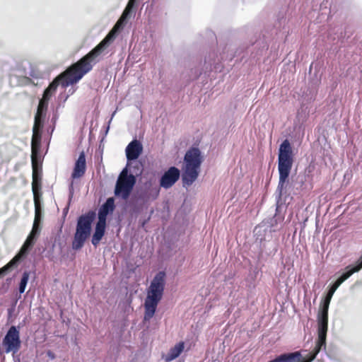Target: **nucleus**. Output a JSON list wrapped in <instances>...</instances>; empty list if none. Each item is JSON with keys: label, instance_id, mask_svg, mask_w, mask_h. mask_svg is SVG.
Masks as SVG:
<instances>
[{"label": "nucleus", "instance_id": "nucleus-25", "mask_svg": "<svg viewBox=\"0 0 362 362\" xmlns=\"http://www.w3.org/2000/svg\"><path fill=\"white\" fill-rule=\"evenodd\" d=\"M52 92H43L42 98L40 100V101L47 102L48 104V100L52 96Z\"/></svg>", "mask_w": 362, "mask_h": 362}, {"label": "nucleus", "instance_id": "nucleus-1", "mask_svg": "<svg viewBox=\"0 0 362 362\" xmlns=\"http://www.w3.org/2000/svg\"><path fill=\"white\" fill-rule=\"evenodd\" d=\"M115 34L110 33L95 48L82 57L78 62L58 75L43 90H56L58 87L65 88L78 82L93 65L98 62L100 55L113 40Z\"/></svg>", "mask_w": 362, "mask_h": 362}, {"label": "nucleus", "instance_id": "nucleus-21", "mask_svg": "<svg viewBox=\"0 0 362 362\" xmlns=\"http://www.w3.org/2000/svg\"><path fill=\"white\" fill-rule=\"evenodd\" d=\"M137 0H129L126 8H124L122 16L121 21H127L130 18L132 13V10L135 6Z\"/></svg>", "mask_w": 362, "mask_h": 362}, {"label": "nucleus", "instance_id": "nucleus-14", "mask_svg": "<svg viewBox=\"0 0 362 362\" xmlns=\"http://www.w3.org/2000/svg\"><path fill=\"white\" fill-rule=\"evenodd\" d=\"M143 151L141 143L137 140H132L126 147L125 153L127 161L136 160Z\"/></svg>", "mask_w": 362, "mask_h": 362}, {"label": "nucleus", "instance_id": "nucleus-22", "mask_svg": "<svg viewBox=\"0 0 362 362\" xmlns=\"http://www.w3.org/2000/svg\"><path fill=\"white\" fill-rule=\"evenodd\" d=\"M29 277L30 272L25 271L22 274V277L19 284L18 291L20 294H22L25 292Z\"/></svg>", "mask_w": 362, "mask_h": 362}, {"label": "nucleus", "instance_id": "nucleus-30", "mask_svg": "<svg viewBox=\"0 0 362 362\" xmlns=\"http://www.w3.org/2000/svg\"><path fill=\"white\" fill-rule=\"evenodd\" d=\"M115 113H116V111H115V112L112 114V115H111V117H110V120H109V122H108V125H107V127H106V129H105V134H107V132H108V131H109V129H110V124L111 121L112 120L113 117L115 116Z\"/></svg>", "mask_w": 362, "mask_h": 362}, {"label": "nucleus", "instance_id": "nucleus-20", "mask_svg": "<svg viewBox=\"0 0 362 362\" xmlns=\"http://www.w3.org/2000/svg\"><path fill=\"white\" fill-rule=\"evenodd\" d=\"M185 348V344L182 341H180L175 345V346L172 347L168 354L165 357V360L166 362H170L176 358H177L181 353L183 351Z\"/></svg>", "mask_w": 362, "mask_h": 362}, {"label": "nucleus", "instance_id": "nucleus-3", "mask_svg": "<svg viewBox=\"0 0 362 362\" xmlns=\"http://www.w3.org/2000/svg\"><path fill=\"white\" fill-rule=\"evenodd\" d=\"M165 284V273L158 272L152 279L144 302V320H151L154 315L158 304L162 299Z\"/></svg>", "mask_w": 362, "mask_h": 362}, {"label": "nucleus", "instance_id": "nucleus-31", "mask_svg": "<svg viewBox=\"0 0 362 362\" xmlns=\"http://www.w3.org/2000/svg\"><path fill=\"white\" fill-rule=\"evenodd\" d=\"M74 193V187H73V182H71L69 185V197L71 198L73 196Z\"/></svg>", "mask_w": 362, "mask_h": 362}, {"label": "nucleus", "instance_id": "nucleus-27", "mask_svg": "<svg viewBox=\"0 0 362 362\" xmlns=\"http://www.w3.org/2000/svg\"><path fill=\"white\" fill-rule=\"evenodd\" d=\"M204 66L206 67H205V70L204 71V74H206L208 72L211 71V62H207L206 60H205Z\"/></svg>", "mask_w": 362, "mask_h": 362}, {"label": "nucleus", "instance_id": "nucleus-15", "mask_svg": "<svg viewBox=\"0 0 362 362\" xmlns=\"http://www.w3.org/2000/svg\"><path fill=\"white\" fill-rule=\"evenodd\" d=\"M360 270L355 266L350 264L345 268V271L337 278V279L330 286L329 289L335 293L339 286L348 279L353 274Z\"/></svg>", "mask_w": 362, "mask_h": 362}, {"label": "nucleus", "instance_id": "nucleus-33", "mask_svg": "<svg viewBox=\"0 0 362 362\" xmlns=\"http://www.w3.org/2000/svg\"><path fill=\"white\" fill-rule=\"evenodd\" d=\"M47 355H48L49 357H51L52 358H54V356L52 354V353H51L50 351H49V352L47 353Z\"/></svg>", "mask_w": 362, "mask_h": 362}, {"label": "nucleus", "instance_id": "nucleus-13", "mask_svg": "<svg viewBox=\"0 0 362 362\" xmlns=\"http://www.w3.org/2000/svg\"><path fill=\"white\" fill-rule=\"evenodd\" d=\"M160 194V188L157 186H146L137 196L136 200L141 204H146L156 200Z\"/></svg>", "mask_w": 362, "mask_h": 362}, {"label": "nucleus", "instance_id": "nucleus-26", "mask_svg": "<svg viewBox=\"0 0 362 362\" xmlns=\"http://www.w3.org/2000/svg\"><path fill=\"white\" fill-rule=\"evenodd\" d=\"M52 92H43L42 98L40 100V101L47 102L48 104V100L52 96Z\"/></svg>", "mask_w": 362, "mask_h": 362}, {"label": "nucleus", "instance_id": "nucleus-32", "mask_svg": "<svg viewBox=\"0 0 362 362\" xmlns=\"http://www.w3.org/2000/svg\"><path fill=\"white\" fill-rule=\"evenodd\" d=\"M35 145V140H34V138H33V141H32V148H33V149H34Z\"/></svg>", "mask_w": 362, "mask_h": 362}, {"label": "nucleus", "instance_id": "nucleus-17", "mask_svg": "<svg viewBox=\"0 0 362 362\" xmlns=\"http://www.w3.org/2000/svg\"><path fill=\"white\" fill-rule=\"evenodd\" d=\"M86 171V156L83 151H82L75 163L73 173L71 174L72 178H78L83 176Z\"/></svg>", "mask_w": 362, "mask_h": 362}, {"label": "nucleus", "instance_id": "nucleus-9", "mask_svg": "<svg viewBox=\"0 0 362 362\" xmlns=\"http://www.w3.org/2000/svg\"><path fill=\"white\" fill-rule=\"evenodd\" d=\"M2 344L5 347V352L13 354L18 351L21 348L20 332L16 326H11L4 336Z\"/></svg>", "mask_w": 362, "mask_h": 362}, {"label": "nucleus", "instance_id": "nucleus-35", "mask_svg": "<svg viewBox=\"0 0 362 362\" xmlns=\"http://www.w3.org/2000/svg\"><path fill=\"white\" fill-rule=\"evenodd\" d=\"M0 278H1V276H0Z\"/></svg>", "mask_w": 362, "mask_h": 362}, {"label": "nucleus", "instance_id": "nucleus-5", "mask_svg": "<svg viewBox=\"0 0 362 362\" xmlns=\"http://www.w3.org/2000/svg\"><path fill=\"white\" fill-rule=\"evenodd\" d=\"M202 163V154L198 148H190L186 152L181 175L183 187L187 188L196 181L199 174Z\"/></svg>", "mask_w": 362, "mask_h": 362}, {"label": "nucleus", "instance_id": "nucleus-8", "mask_svg": "<svg viewBox=\"0 0 362 362\" xmlns=\"http://www.w3.org/2000/svg\"><path fill=\"white\" fill-rule=\"evenodd\" d=\"M33 192L34 197V204H35V218L33 224V228L28 235L25 240L28 241V243H30V244L35 243L37 239L38 238L41 229H42V221L43 217V205L41 194L37 192L35 187L33 185Z\"/></svg>", "mask_w": 362, "mask_h": 362}, {"label": "nucleus", "instance_id": "nucleus-4", "mask_svg": "<svg viewBox=\"0 0 362 362\" xmlns=\"http://www.w3.org/2000/svg\"><path fill=\"white\" fill-rule=\"evenodd\" d=\"M334 293V292L329 288L326 296L322 300L317 314L318 337L317 339V347L315 352L310 356L308 362L313 361L322 349H326V337L328 329V310Z\"/></svg>", "mask_w": 362, "mask_h": 362}, {"label": "nucleus", "instance_id": "nucleus-6", "mask_svg": "<svg viewBox=\"0 0 362 362\" xmlns=\"http://www.w3.org/2000/svg\"><path fill=\"white\" fill-rule=\"evenodd\" d=\"M95 218V213L93 211H90L78 218L76 232L71 243V247L74 250H79L83 247L85 242L90 235L91 226Z\"/></svg>", "mask_w": 362, "mask_h": 362}, {"label": "nucleus", "instance_id": "nucleus-12", "mask_svg": "<svg viewBox=\"0 0 362 362\" xmlns=\"http://www.w3.org/2000/svg\"><path fill=\"white\" fill-rule=\"evenodd\" d=\"M180 177V170L175 166H171L160 177L159 180L160 187L169 189L175 184Z\"/></svg>", "mask_w": 362, "mask_h": 362}, {"label": "nucleus", "instance_id": "nucleus-7", "mask_svg": "<svg viewBox=\"0 0 362 362\" xmlns=\"http://www.w3.org/2000/svg\"><path fill=\"white\" fill-rule=\"evenodd\" d=\"M136 182V176L129 173L128 165L122 169L115 183L114 194L116 197L127 200Z\"/></svg>", "mask_w": 362, "mask_h": 362}, {"label": "nucleus", "instance_id": "nucleus-28", "mask_svg": "<svg viewBox=\"0 0 362 362\" xmlns=\"http://www.w3.org/2000/svg\"><path fill=\"white\" fill-rule=\"evenodd\" d=\"M359 270L362 269V255L361 257L358 259L356 264H354Z\"/></svg>", "mask_w": 362, "mask_h": 362}, {"label": "nucleus", "instance_id": "nucleus-23", "mask_svg": "<svg viewBox=\"0 0 362 362\" xmlns=\"http://www.w3.org/2000/svg\"><path fill=\"white\" fill-rule=\"evenodd\" d=\"M10 81L11 83H15V81H16V86L28 85L31 83V80L26 76L20 77L18 78V77L16 76H11Z\"/></svg>", "mask_w": 362, "mask_h": 362}, {"label": "nucleus", "instance_id": "nucleus-24", "mask_svg": "<svg viewBox=\"0 0 362 362\" xmlns=\"http://www.w3.org/2000/svg\"><path fill=\"white\" fill-rule=\"evenodd\" d=\"M127 21H121V17L117 22L116 25H115L113 30H116V32L122 28L125 25Z\"/></svg>", "mask_w": 362, "mask_h": 362}, {"label": "nucleus", "instance_id": "nucleus-2", "mask_svg": "<svg viewBox=\"0 0 362 362\" xmlns=\"http://www.w3.org/2000/svg\"><path fill=\"white\" fill-rule=\"evenodd\" d=\"M293 163L291 146L289 141L285 139L279 146L278 154L279 178L276 194L279 198L283 195H298L305 189L306 176L304 174H298L288 180Z\"/></svg>", "mask_w": 362, "mask_h": 362}, {"label": "nucleus", "instance_id": "nucleus-29", "mask_svg": "<svg viewBox=\"0 0 362 362\" xmlns=\"http://www.w3.org/2000/svg\"><path fill=\"white\" fill-rule=\"evenodd\" d=\"M115 113H116V111H115V112L112 114V115H111V117H110V120H109V122H108V125H107V127H106V129H105V134H107V132H108V131H109V129H110V124L111 121L112 120L113 117L115 116Z\"/></svg>", "mask_w": 362, "mask_h": 362}, {"label": "nucleus", "instance_id": "nucleus-10", "mask_svg": "<svg viewBox=\"0 0 362 362\" xmlns=\"http://www.w3.org/2000/svg\"><path fill=\"white\" fill-rule=\"evenodd\" d=\"M33 245L34 244L33 243L29 245V243H28V241L25 240L18 253L8 263L0 268V276L1 277L4 276L8 272L16 267L21 259L28 254Z\"/></svg>", "mask_w": 362, "mask_h": 362}, {"label": "nucleus", "instance_id": "nucleus-11", "mask_svg": "<svg viewBox=\"0 0 362 362\" xmlns=\"http://www.w3.org/2000/svg\"><path fill=\"white\" fill-rule=\"evenodd\" d=\"M317 347V343L312 351L309 352L305 356L302 357L301 354L299 351L291 352L283 354L274 359L271 360L268 362H308L310 360V356L315 352V349ZM310 361V362H312Z\"/></svg>", "mask_w": 362, "mask_h": 362}, {"label": "nucleus", "instance_id": "nucleus-16", "mask_svg": "<svg viewBox=\"0 0 362 362\" xmlns=\"http://www.w3.org/2000/svg\"><path fill=\"white\" fill-rule=\"evenodd\" d=\"M115 209V199L113 197H109L105 202L100 207L98 218L99 221L106 222L107 216L109 214L114 211Z\"/></svg>", "mask_w": 362, "mask_h": 362}, {"label": "nucleus", "instance_id": "nucleus-18", "mask_svg": "<svg viewBox=\"0 0 362 362\" xmlns=\"http://www.w3.org/2000/svg\"><path fill=\"white\" fill-rule=\"evenodd\" d=\"M47 102L40 101L37 107V113L35 117V125L33 127V132H35L36 128H41L42 127V123L44 121V118L45 117V112L47 108Z\"/></svg>", "mask_w": 362, "mask_h": 362}, {"label": "nucleus", "instance_id": "nucleus-19", "mask_svg": "<svg viewBox=\"0 0 362 362\" xmlns=\"http://www.w3.org/2000/svg\"><path fill=\"white\" fill-rule=\"evenodd\" d=\"M105 228L106 222L98 220L95 227V231L91 239V243L95 247L99 244L103 237L104 236Z\"/></svg>", "mask_w": 362, "mask_h": 362}, {"label": "nucleus", "instance_id": "nucleus-34", "mask_svg": "<svg viewBox=\"0 0 362 362\" xmlns=\"http://www.w3.org/2000/svg\"><path fill=\"white\" fill-rule=\"evenodd\" d=\"M134 202V197L131 199L130 203H132Z\"/></svg>", "mask_w": 362, "mask_h": 362}]
</instances>
